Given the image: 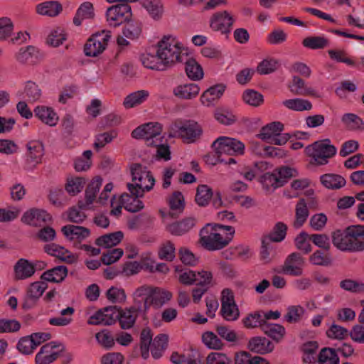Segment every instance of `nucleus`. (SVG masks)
Listing matches in <instances>:
<instances>
[{
	"label": "nucleus",
	"instance_id": "54",
	"mask_svg": "<svg viewBox=\"0 0 364 364\" xmlns=\"http://www.w3.org/2000/svg\"><path fill=\"white\" fill-rule=\"evenodd\" d=\"M202 341L203 343L210 349L220 350L223 348L224 343L223 341L212 331H206L202 335Z\"/></svg>",
	"mask_w": 364,
	"mask_h": 364
},
{
	"label": "nucleus",
	"instance_id": "2",
	"mask_svg": "<svg viewBox=\"0 0 364 364\" xmlns=\"http://www.w3.org/2000/svg\"><path fill=\"white\" fill-rule=\"evenodd\" d=\"M130 170L134 184L128 183L127 188L132 195L142 197L145 191H150L153 188L155 178L151 172L140 164H133Z\"/></svg>",
	"mask_w": 364,
	"mask_h": 364
},
{
	"label": "nucleus",
	"instance_id": "35",
	"mask_svg": "<svg viewBox=\"0 0 364 364\" xmlns=\"http://www.w3.org/2000/svg\"><path fill=\"white\" fill-rule=\"evenodd\" d=\"M140 60L145 68L156 70H165L166 69L164 62L159 58L158 51H156V55L144 53L141 55Z\"/></svg>",
	"mask_w": 364,
	"mask_h": 364
},
{
	"label": "nucleus",
	"instance_id": "42",
	"mask_svg": "<svg viewBox=\"0 0 364 364\" xmlns=\"http://www.w3.org/2000/svg\"><path fill=\"white\" fill-rule=\"evenodd\" d=\"M259 182L267 191H274L281 187L280 181L278 179L274 170L272 172H267L262 174L259 178Z\"/></svg>",
	"mask_w": 364,
	"mask_h": 364
},
{
	"label": "nucleus",
	"instance_id": "62",
	"mask_svg": "<svg viewBox=\"0 0 364 364\" xmlns=\"http://www.w3.org/2000/svg\"><path fill=\"white\" fill-rule=\"evenodd\" d=\"M328 53L331 59L333 60L344 63L350 66H358L353 59L347 56V53L343 50H329Z\"/></svg>",
	"mask_w": 364,
	"mask_h": 364
},
{
	"label": "nucleus",
	"instance_id": "26",
	"mask_svg": "<svg viewBox=\"0 0 364 364\" xmlns=\"http://www.w3.org/2000/svg\"><path fill=\"white\" fill-rule=\"evenodd\" d=\"M195 224L196 219L189 217L168 225L166 230L173 235L180 236L191 230Z\"/></svg>",
	"mask_w": 364,
	"mask_h": 364
},
{
	"label": "nucleus",
	"instance_id": "7",
	"mask_svg": "<svg viewBox=\"0 0 364 364\" xmlns=\"http://www.w3.org/2000/svg\"><path fill=\"white\" fill-rule=\"evenodd\" d=\"M111 31L102 30L93 33L84 46L86 56L96 57L101 54L107 48L111 38Z\"/></svg>",
	"mask_w": 364,
	"mask_h": 364
},
{
	"label": "nucleus",
	"instance_id": "3",
	"mask_svg": "<svg viewBox=\"0 0 364 364\" xmlns=\"http://www.w3.org/2000/svg\"><path fill=\"white\" fill-rule=\"evenodd\" d=\"M225 230L228 233L224 237L218 232H210L208 235H203L204 232L208 233L205 228L200 231V242L202 245L208 250H218L226 247L232 240L235 234V228L230 225H225L221 224L215 225L214 230Z\"/></svg>",
	"mask_w": 364,
	"mask_h": 364
},
{
	"label": "nucleus",
	"instance_id": "39",
	"mask_svg": "<svg viewBox=\"0 0 364 364\" xmlns=\"http://www.w3.org/2000/svg\"><path fill=\"white\" fill-rule=\"evenodd\" d=\"M149 95V92L144 90L134 92L124 98L123 105L126 108L134 107L145 102Z\"/></svg>",
	"mask_w": 364,
	"mask_h": 364
},
{
	"label": "nucleus",
	"instance_id": "13",
	"mask_svg": "<svg viewBox=\"0 0 364 364\" xmlns=\"http://www.w3.org/2000/svg\"><path fill=\"white\" fill-rule=\"evenodd\" d=\"M119 308L117 306H109L101 309L91 316L87 323L90 325H105L114 324L118 318Z\"/></svg>",
	"mask_w": 364,
	"mask_h": 364
},
{
	"label": "nucleus",
	"instance_id": "9",
	"mask_svg": "<svg viewBox=\"0 0 364 364\" xmlns=\"http://www.w3.org/2000/svg\"><path fill=\"white\" fill-rule=\"evenodd\" d=\"M47 288L48 284L43 280L31 283L26 289L21 308L24 310H28L36 307Z\"/></svg>",
	"mask_w": 364,
	"mask_h": 364
},
{
	"label": "nucleus",
	"instance_id": "25",
	"mask_svg": "<svg viewBox=\"0 0 364 364\" xmlns=\"http://www.w3.org/2000/svg\"><path fill=\"white\" fill-rule=\"evenodd\" d=\"M68 272V269L65 266L59 265L45 271L40 278L46 283H60L65 279Z\"/></svg>",
	"mask_w": 364,
	"mask_h": 364
},
{
	"label": "nucleus",
	"instance_id": "24",
	"mask_svg": "<svg viewBox=\"0 0 364 364\" xmlns=\"http://www.w3.org/2000/svg\"><path fill=\"white\" fill-rule=\"evenodd\" d=\"M102 183V179L100 176L95 177L88 184L85 190V202L79 201L77 205L80 208H86L91 205L95 200L97 193L99 191Z\"/></svg>",
	"mask_w": 364,
	"mask_h": 364
},
{
	"label": "nucleus",
	"instance_id": "56",
	"mask_svg": "<svg viewBox=\"0 0 364 364\" xmlns=\"http://www.w3.org/2000/svg\"><path fill=\"white\" fill-rule=\"evenodd\" d=\"M141 33V24L139 21H129L123 28V34L125 37L130 39L139 38Z\"/></svg>",
	"mask_w": 364,
	"mask_h": 364
},
{
	"label": "nucleus",
	"instance_id": "31",
	"mask_svg": "<svg viewBox=\"0 0 364 364\" xmlns=\"http://www.w3.org/2000/svg\"><path fill=\"white\" fill-rule=\"evenodd\" d=\"M39 55L38 50L32 46H28L26 48H20L19 51L16 53V60L21 63H35Z\"/></svg>",
	"mask_w": 364,
	"mask_h": 364
},
{
	"label": "nucleus",
	"instance_id": "12",
	"mask_svg": "<svg viewBox=\"0 0 364 364\" xmlns=\"http://www.w3.org/2000/svg\"><path fill=\"white\" fill-rule=\"evenodd\" d=\"M21 222L33 227H42L52 223L53 218L46 210L33 208L23 214Z\"/></svg>",
	"mask_w": 364,
	"mask_h": 364
},
{
	"label": "nucleus",
	"instance_id": "53",
	"mask_svg": "<svg viewBox=\"0 0 364 364\" xmlns=\"http://www.w3.org/2000/svg\"><path fill=\"white\" fill-rule=\"evenodd\" d=\"M283 105L289 109L299 112L310 110L312 107L309 100L299 98L286 100Z\"/></svg>",
	"mask_w": 364,
	"mask_h": 364
},
{
	"label": "nucleus",
	"instance_id": "6",
	"mask_svg": "<svg viewBox=\"0 0 364 364\" xmlns=\"http://www.w3.org/2000/svg\"><path fill=\"white\" fill-rule=\"evenodd\" d=\"M211 146L215 151L218 159L223 154L229 156L242 155L245 151V145L242 142L236 139L224 136L215 139Z\"/></svg>",
	"mask_w": 364,
	"mask_h": 364
},
{
	"label": "nucleus",
	"instance_id": "21",
	"mask_svg": "<svg viewBox=\"0 0 364 364\" xmlns=\"http://www.w3.org/2000/svg\"><path fill=\"white\" fill-rule=\"evenodd\" d=\"M34 115L43 123L50 127L55 126L58 121V117L52 107L45 105H38L33 110Z\"/></svg>",
	"mask_w": 364,
	"mask_h": 364
},
{
	"label": "nucleus",
	"instance_id": "46",
	"mask_svg": "<svg viewBox=\"0 0 364 364\" xmlns=\"http://www.w3.org/2000/svg\"><path fill=\"white\" fill-rule=\"evenodd\" d=\"M287 228V225L283 222H277L271 232L264 237L268 240V242H280L284 240Z\"/></svg>",
	"mask_w": 364,
	"mask_h": 364
},
{
	"label": "nucleus",
	"instance_id": "48",
	"mask_svg": "<svg viewBox=\"0 0 364 364\" xmlns=\"http://www.w3.org/2000/svg\"><path fill=\"white\" fill-rule=\"evenodd\" d=\"M170 209L169 213L171 218H176L178 215L173 213L174 210L181 213L184 209V198L183 194L180 191H175L169 198L168 200Z\"/></svg>",
	"mask_w": 364,
	"mask_h": 364
},
{
	"label": "nucleus",
	"instance_id": "45",
	"mask_svg": "<svg viewBox=\"0 0 364 364\" xmlns=\"http://www.w3.org/2000/svg\"><path fill=\"white\" fill-rule=\"evenodd\" d=\"M289 87L290 91L298 95H312L314 91L305 85L304 80L298 76H294L291 82L289 84Z\"/></svg>",
	"mask_w": 364,
	"mask_h": 364
},
{
	"label": "nucleus",
	"instance_id": "28",
	"mask_svg": "<svg viewBox=\"0 0 364 364\" xmlns=\"http://www.w3.org/2000/svg\"><path fill=\"white\" fill-rule=\"evenodd\" d=\"M95 16L93 4L91 2L85 1L80 4L76 11L73 18L74 25L79 26L82 25L85 19L92 18Z\"/></svg>",
	"mask_w": 364,
	"mask_h": 364
},
{
	"label": "nucleus",
	"instance_id": "17",
	"mask_svg": "<svg viewBox=\"0 0 364 364\" xmlns=\"http://www.w3.org/2000/svg\"><path fill=\"white\" fill-rule=\"evenodd\" d=\"M61 232L70 241H74V247H78L81 242L90 235V229L78 225H66L61 228Z\"/></svg>",
	"mask_w": 364,
	"mask_h": 364
},
{
	"label": "nucleus",
	"instance_id": "32",
	"mask_svg": "<svg viewBox=\"0 0 364 364\" xmlns=\"http://www.w3.org/2000/svg\"><path fill=\"white\" fill-rule=\"evenodd\" d=\"M321 183L327 188L337 190L343 187L346 179L341 175L334 173H326L320 177Z\"/></svg>",
	"mask_w": 364,
	"mask_h": 364
},
{
	"label": "nucleus",
	"instance_id": "15",
	"mask_svg": "<svg viewBox=\"0 0 364 364\" xmlns=\"http://www.w3.org/2000/svg\"><path fill=\"white\" fill-rule=\"evenodd\" d=\"M234 22L235 19L227 11H219L212 16L210 26L215 31L227 34L230 32Z\"/></svg>",
	"mask_w": 364,
	"mask_h": 364
},
{
	"label": "nucleus",
	"instance_id": "47",
	"mask_svg": "<svg viewBox=\"0 0 364 364\" xmlns=\"http://www.w3.org/2000/svg\"><path fill=\"white\" fill-rule=\"evenodd\" d=\"M153 333L150 328L146 327L142 329L140 333V349L141 355L144 359L149 355V348L152 341Z\"/></svg>",
	"mask_w": 364,
	"mask_h": 364
},
{
	"label": "nucleus",
	"instance_id": "30",
	"mask_svg": "<svg viewBox=\"0 0 364 364\" xmlns=\"http://www.w3.org/2000/svg\"><path fill=\"white\" fill-rule=\"evenodd\" d=\"M318 344L316 341H308L304 343L301 348L303 352V361L309 364L318 362Z\"/></svg>",
	"mask_w": 364,
	"mask_h": 364
},
{
	"label": "nucleus",
	"instance_id": "37",
	"mask_svg": "<svg viewBox=\"0 0 364 364\" xmlns=\"http://www.w3.org/2000/svg\"><path fill=\"white\" fill-rule=\"evenodd\" d=\"M151 304H154L156 309L161 308L172 298V294L159 287H154L150 295Z\"/></svg>",
	"mask_w": 364,
	"mask_h": 364
},
{
	"label": "nucleus",
	"instance_id": "29",
	"mask_svg": "<svg viewBox=\"0 0 364 364\" xmlns=\"http://www.w3.org/2000/svg\"><path fill=\"white\" fill-rule=\"evenodd\" d=\"M262 331L277 343L280 342L286 334L285 328L277 323H263Z\"/></svg>",
	"mask_w": 364,
	"mask_h": 364
},
{
	"label": "nucleus",
	"instance_id": "41",
	"mask_svg": "<svg viewBox=\"0 0 364 364\" xmlns=\"http://www.w3.org/2000/svg\"><path fill=\"white\" fill-rule=\"evenodd\" d=\"M145 140L148 146H152L155 143L154 138H159L162 132V127L159 123L149 122L144 124Z\"/></svg>",
	"mask_w": 364,
	"mask_h": 364
},
{
	"label": "nucleus",
	"instance_id": "59",
	"mask_svg": "<svg viewBox=\"0 0 364 364\" xmlns=\"http://www.w3.org/2000/svg\"><path fill=\"white\" fill-rule=\"evenodd\" d=\"M309 235L305 232H300L294 240V245L303 254L307 255L312 250L311 245L309 243Z\"/></svg>",
	"mask_w": 364,
	"mask_h": 364
},
{
	"label": "nucleus",
	"instance_id": "23",
	"mask_svg": "<svg viewBox=\"0 0 364 364\" xmlns=\"http://www.w3.org/2000/svg\"><path fill=\"white\" fill-rule=\"evenodd\" d=\"M36 272L34 265L26 259H20L14 265V278L23 280L32 277Z\"/></svg>",
	"mask_w": 364,
	"mask_h": 364
},
{
	"label": "nucleus",
	"instance_id": "34",
	"mask_svg": "<svg viewBox=\"0 0 364 364\" xmlns=\"http://www.w3.org/2000/svg\"><path fill=\"white\" fill-rule=\"evenodd\" d=\"M123 237V232L122 231H117L99 237L96 239L95 244L100 247L109 248L118 245Z\"/></svg>",
	"mask_w": 364,
	"mask_h": 364
},
{
	"label": "nucleus",
	"instance_id": "19",
	"mask_svg": "<svg viewBox=\"0 0 364 364\" xmlns=\"http://www.w3.org/2000/svg\"><path fill=\"white\" fill-rule=\"evenodd\" d=\"M139 311H141V308L136 306L124 309L119 307L117 321L121 328L125 330L132 328L139 316Z\"/></svg>",
	"mask_w": 364,
	"mask_h": 364
},
{
	"label": "nucleus",
	"instance_id": "44",
	"mask_svg": "<svg viewBox=\"0 0 364 364\" xmlns=\"http://www.w3.org/2000/svg\"><path fill=\"white\" fill-rule=\"evenodd\" d=\"M141 4L154 19L159 20L162 17L164 6L160 0H142Z\"/></svg>",
	"mask_w": 364,
	"mask_h": 364
},
{
	"label": "nucleus",
	"instance_id": "55",
	"mask_svg": "<svg viewBox=\"0 0 364 364\" xmlns=\"http://www.w3.org/2000/svg\"><path fill=\"white\" fill-rule=\"evenodd\" d=\"M263 323H264V321L262 320V314L260 311L249 314L242 319V323L247 328L259 327L262 329Z\"/></svg>",
	"mask_w": 364,
	"mask_h": 364
},
{
	"label": "nucleus",
	"instance_id": "8",
	"mask_svg": "<svg viewBox=\"0 0 364 364\" xmlns=\"http://www.w3.org/2000/svg\"><path fill=\"white\" fill-rule=\"evenodd\" d=\"M132 12L129 4H118L109 7L106 11L107 21L112 27H117L131 20Z\"/></svg>",
	"mask_w": 364,
	"mask_h": 364
},
{
	"label": "nucleus",
	"instance_id": "20",
	"mask_svg": "<svg viewBox=\"0 0 364 364\" xmlns=\"http://www.w3.org/2000/svg\"><path fill=\"white\" fill-rule=\"evenodd\" d=\"M63 11V5L58 1H46L36 6V12L41 16H58Z\"/></svg>",
	"mask_w": 364,
	"mask_h": 364
},
{
	"label": "nucleus",
	"instance_id": "58",
	"mask_svg": "<svg viewBox=\"0 0 364 364\" xmlns=\"http://www.w3.org/2000/svg\"><path fill=\"white\" fill-rule=\"evenodd\" d=\"M243 100L253 107H258L264 102L263 95L254 90H247L242 95Z\"/></svg>",
	"mask_w": 364,
	"mask_h": 364
},
{
	"label": "nucleus",
	"instance_id": "38",
	"mask_svg": "<svg viewBox=\"0 0 364 364\" xmlns=\"http://www.w3.org/2000/svg\"><path fill=\"white\" fill-rule=\"evenodd\" d=\"M284 124L280 122H273L264 127H263L259 134H258L259 138L266 141L269 139H272L273 136L279 134L284 130Z\"/></svg>",
	"mask_w": 364,
	"mask_h": 364
},
{
	"label": "nucleus",
	"instance_id": "1",
	"mask_svg": "<svg viewBox=\"0 0 364 364\" xmlns=\"http://www.w3.org/2000/svg\"><path fill=\"white\" fill-rule=\"evenodd\" d=\"M332 242L338 250L348 252L364 251V225H352L332 233Z\"/></svg>",
	"mask_w": 364,
	"mask_h": 364
},
{
	"label": "nucleus",
	"instance_id": "36",
	"mask_svg": "<svg viewBox=\"0 0 364 364\" xmlns=\"http://www.w3.org/2000/svg\"><path fill=\"white\" fill-rule=\"evenodd\" d=\"M185 71L188 77L194 81L201 80L204 75L202 66L193 58L186 60Z\"/></svg>",
	"mask_w": 364,
	"mask_h": 364
},
{
	"label": "nucleus",
	"instance_id": "14",
	"mask_svg": "<svg viewBox=\"0 0 364 364\" xmlns=\"http://www.w3.org/2000/svg\"><path fill=\"white\" fill-rule=\"evenodd\" d=\"M61 347L60 351L65 349L62 343H57L51 341L43 345L35 358L36 364H50L55 361L60 355L58 351H54V349Z\"/></svg>",
	"mask_w": 364,
	"mask_h": 364
},
{
	"label": "nucleus",
	"instance_id": "43",
	"mask_svg": "<svg viewBox=\"0 0 364 364\" xmlns=\"http://www.w3.org/2000/svg\"><path fill=\"white\" fill-rule=\"evenodd\" d=\"M213 196V190L208 185L201 184L197 187L196 203L201 207L206 206Z\"/></svg>",
	"mask_w": 364,
	"mask_h": 364
},
{
	"label": "nucleus",
	"instance_id": "50",
	"mask_svg": "<svg viewBox=\"0 0 364 364\" xmlns=\"http://www.w3.org/2000/svg\"><path fill=\"white\" fill-rule=\"evenodd\" d=\"M215 119L220 124L228 126L237 121V117L229 109L217 108L214 113Z\"/></svg>",
	"mask_w": 364,
	"mask_h": 364
},
{
	"label": "nucleus",
	"instance_id": "64",
	"mask_svg": "<svg viewBox=\"0 0 364 364\" xmlns=\"http://www.w3.org/2000/svg\"><path fill=\"white\" fill-rule=\"evenodd\" d=\"M220 313L223 318L228 321H236L240 316L239 309L236 304H224L223 306H221Z\"/></svg>",
	"mask_w": 364,
	"mask_h": 364
},
{
	"label": "nucleus",
	"instance_id": "33",
	"mask_svg": "<svg viewBox=\"0 0 364 364\" xmlns=\"http://www.w3.org/2000/svg\"><path fill=\"white\" fill-rule=\"evenodd\" d=\"M120 203L124 208L129 212L136 213L144 208V204L141 200L134 195L129 193H123L120 196Z\"/></svg>",
	"mask_w": 364,
	"mask_h": 364
},
{
	"label": "nucleus",
	"instance_id": "5",
	"mask_svg": "<svg viewBox=\"0 0 364 364\" xmlns=\"http://www.w3.org/2000/svg\"><path fill=\"white\" fill-rule=\"evenodd\" d=\"M157 51L166 68L182 60L181 44L171 36H164L158 43Z\"/></svg>",
	"mask_w": 364,
	"mask_h": 364
},
{
	"label": "nucleus",
	"instance_id": "51",
	"mask_svg": "<svg viewBox=\"0 0 364 364\" xmlns=\"http://www.w3.org/2000/svg\"><path fill=\"white\" fill-rule=\"evenodd\" d=\"M23 93L25 94L24 97L26 98L29 102L38 101L42 95L41 90L38 85L33 81L26 82Z\"/></svg>",
	"mask_w": 364,
	"mask_h": 364
},
{
	"label": "nucleus",
	"instance_id": "61",
	"mask_svg": "<svg viewBox=\"0 0 364 364\" xmlns=\"http://www.w3.org/2000/svg\"><path fill=\"white\" fill-rule=\"evenodd\" d=\"M337 153L336 147L333 144H323L320 141V166L325 165L328 159L333 158Z\"/></svg>",
	"mask_w": 364,
	"mask_h": 364
},
{
	"label": "nucleus",
	"instance_id": "22",
	"mask_svg": "<svg viewBox=\"0 0 364 364\" xmlns=\"http://www.w3.org/2000/svg\"><path fill=\"white\" fill-rule=\"evenodd\" d=\"M200 90L197 84L191 82L176 86L173 90V94L181 100H191L198 95Z\"/></svg>",
	"mask_w": 364,
	"mask_h": 364
},
{
	"label": "nucleus",
	"instance_id": "4",
	"mask_svg": "<svg viewBox=\"0 0 364 364\" xmlns=\"http://www.w3.org/2000/svg\"><path fill=\"white\" fill-rule=\"evenodd\" d=\"M171 129L175 132L173 136L177 135L187 144L196 142L203 133L202 126L193 119H177L173 122Z\"/></svg>",
	"mask_w": 364,
	"mask_h": 364
},
{
	"label": "nucleus",
	"instance_id": "60",
	"mask_svg": "<svg viewBox=\"0 0 364 364\" xmlns=\"http://www.w3.org/2000/svg\"><path fill=\"white\" fill-rule=\"evenodd\" d=\"M320 364H338L339 358L335 350L323 348L320 350Z\"/></svg>",
	"mask_w": 364,
	"mask_h": 364
},
{
	"label": "nucleus",
	"instance_id": "57",
	"mask_svg": "<svg viewBox=\"0 0 364 364\" xmlns=\"http://www.w3.org/2000/svg\"><path fill=\"white\" fill-rule=\"evenodd\" d=\"M174 244L168 240L160 247L158 255L161 259L171 262L176 257Z\"/></svg>",
	"mask_w": 364,
	"mask_h": 364
},
{
	"label": "nucleus",
	"instance_id": "52",
	"mask_svg": "<svg viewBox=\"0 0 364 364\" xmlns=\"http://www.w3.org/2000/svg\"><path fill=\"white\" fill-rule=\"evenodd\" d=\"M342 122L350 130H363L364 122L358 115L353 113L345 114L342 117Z\"/></svg>",
	"mask_w": 364,
	"mask_h": 364
},
{
	"label": "nucleus",
	"instance_id": "10",
	"mask_svg": "<svg viewBox=\"0 0 364 364\" xmlns=\"http://www.w3.org/2000/svg\"><path fill=\"white\" fill-rule=\"evenodd\" d=\"M305 263L301 253L294 252L286 257L279 272L294 277L301 276L303 274Z\"/></svg>",
	"mask_w": 364,
	"mask_h": 364
},
{
	"label": "nucleus",
	"instance_id": "11",
	"mask_svg": "<svg viewBox=\"0 0 364 364\" xmlns=\"http://www.w3.org/2000/svg\"><path fill=\"white\" fill-rule=\"evenodd\" d=\"M26 153L24 168L33 169L42 161L44 155V146L38 140H31L26 144Z\"/></svg>",
	"mask_w": 364,
	"mask_h": 364
},
{
	"label": "nucleus",
	"instance_id": "16",
	"mask_svg": "<svg viewBox=\"0 0 364 364\" xmlns=\"http://www.w3.org/2000/svg\"><path fill=\"white\" fill-rule=\"evenodd\" d=\"M43 250L48 255L55 257L60 261L68 264H75L78 259V256L77 255L72 253L64 247L55 243L45 245Z\"/></svg>",
	"mask_w": 364,
	"mask_h": 364
},
{
	"label": "nucleus",
	"instance_id": "27",
	"mask_svg": "<svg viewBox=\"0 0 364 364\" xmlns=\"http://www.w3.org/2000/svg\"><path fill=\"white\" fill-rule=\"evenodd\" d=\"M226 86L223 84H217L207 89L200 96L201 103L209 106L215 100L219 99L224 93Z\"/></svg>",
	"mask_w": 364,
	"mask_h": 364
},
{
	"label": "nucleus",
	"instance_id": "18",
	"mask_svg": "<svg viewBox=\"0 0 364 364\" xmlns=\"http://www.w3.org/2000/svg\"><path fill=\"white\" fill-rule=\"evenodd\" d=\"M247 348L255 353L264 355L272 352L274 345L266 337L254 336L249 340Z\"/></svg>",
	"mask_w": 364,
	"mask_h": 364
},
{
	"label": "nucleus",
	"instance_id": "63",
	"mask_svg": "<svg viewBox=\"0 0 364 364\" xmlns=\"http://www.w3.org/2000/svg\"><path fill=\"white\" fill-rule=\"evenodd\" d=\"M85 184V179L82 177H76L68 181L65 190L70 194L75 196L80 193Z\"/></svg>",
	"mask_w": 364,
	"mask_h": 364
},
{
	"label": "nucleus",
	"instance_id": "40",
	"mask_svg": "<svg viewBox=\"0 0 364 364\" xmlns=\"http://www.w3.org/2000/svg\"><path fill=\"white\" fill-rule=\"evenodd\" d=\"M309 215V210L304 198H301L296 205L295 220L293 226L296 229L300 228L306 222Z\"/></svg>",
	"mask_w": 364,
	"mask_h": 364
},
{
	"label": "nucleus",
	"instance_id": "49",
	"mask_svg": "<svg viewBox=\"0 0 364 364\" xmlns=\"http://www.w3.org/2000/svg\"><path fill=\"white\" fill-rule=\"evenodd\" d=\"M277 176L280 181L281 187L284 186L291 178L296 177L299 175L298 171L288 166H282L274 168Z\"/></svg>",
	"mask_w": 364,
	"mask_h": 364
}]
</instances>
